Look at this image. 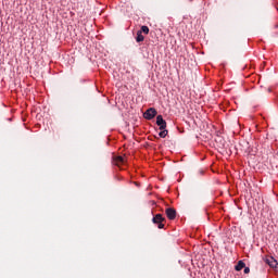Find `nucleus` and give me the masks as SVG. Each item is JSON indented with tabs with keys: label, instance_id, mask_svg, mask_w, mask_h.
Instances as JSON below:
<instances>
[{
	"label": "nucleus",
	"instance_id": "423d86ee",
	"mask_svg": "<svg viewBox=\"0 0 278 278\" xmlns=\"http://www.w3.org/2000/svg\"><path fill=\"white\" fill-rule=\"evenodd\" d=\"M266 263L268 264V266H270V268H277V266H278V262H276V260H274V257L266 260Z\"/></svg>",
	"mask_w": 278,
	"mask_h": 278
},
{
	"label": "nucleus",
	"instance_id": "0eeeda50",
	"mask_svg": "<svg viewBox=\"0 0 278 278\" xmlns=\"http://www.w3.org/2000/svg\"><path fill=\"white\" fill-rule=\"evenodd\" d=\"M114 162L116 165L125 164V157L118 155L117 157H114Z\"/></svg>",
	"mask_w": 278,
	"mask_h": 278
},
{
	"label": "nucleus",
	"instance_id": "6e6552de",
	"mask_svg": "<svg viewBox=\"0 0 278 278\" xmlns=\"http://www.w3.org/2000/svg\"><path fill=\"white\" fill-rule=\"evenodd\" d=\"M243 268H245V263L242 262V261L238 262L237 265H236L237 271H240Z\"/></svg>",
	"mask_w": 278,
	"mask_h": 278
},
{
	"label": "nucleus",
	"instance_id": "9b49d317",
	"mask_svg": "<svg viewBox=\"0 0 278 278\" xmlns=\"http://www.w3.org/2000/svg\"><path fill=\"white\" fill-rule=\"evenodd\" d=\"M250 270H251L250 267H245L244 265V274H249Z\"/></svg>",
	"mask_w": 278,
	"mask_h": 278
},
{
	"label": "nucleus",
	"instance_id": "f257e3e1",
	"mask_svg": "<svg viewBox=\"0 0 278 278\" xmlns=\"http://www.w3.org/2000/svg\"><path fill=\"white\" fill-rule=\"evenodd\" d=\"M152 220L157 225L159 229H164L166 218L165 216L161 215V213H159V215L153 216Z\"/></svg>",
	"mask_w": 278,
	"mask_h": 278
},
{
	"label": "nucleus",
	"instance_id": "f03ea898",
	"mask_svg": "<svg viewBox=\"0 0 278 278\" xmlns=\"http://www.w3.org/2000/svg\"><path fill=\"white\" fill-rule=\"evenodd\" d=\"M156 125H159L161 131L167 127V123L165 118H163L162 114H157L156 116Z\"/></svg>",
	"mask_w": 278,
	"mask_h": 278
},
{
	"label": "nucleus",
	"instance_id": "9d476101",
	"mask_svg": "<svg viewBox=\"0 0 278 278\" xmlns=\"http://www.w3.org/2000/svg\"><path fill=\"white\" fill-rule=\"evenodd\" d=\"M141 31H142V34L148 35V34H149V31H150V29H149L148 25H142V26H141Z\"/></svg>",
	"mask_w": 278,
	"mask_h": 278
},
{
	"label": "nucleus",
	"instance_id": "7ed1b4c3",
	"mask_svg": "<svg viewBox=\"0 0 278 278\" xmlns=\"http://www.w3.org/2000/svg\"><path fill=\"white\" fill-rule=\"evenodd\" d=\"M156 114H157V110H155V109H148L143 113V116H144V118L151 119V118H154V116H156Z\"/></svg>",
	"mask_w": 278,
	"mask_h": 278
},
{
	"label": "nucleus",
	"instance_id": "1a4fd4ad",
	"mask_svg": "<svg viewBox=\"0 0 278 278\" xmlns=\"http://www.w3.org/2000/svg\"><path fill=\"white\" fill-rule=\"evenodd\" d=\"M168 134V129H166V127L164 129H162L159 134L160 138H166Z\"/></svg>",
	"mask_w": 278,
	"mask_h": 278
},
{
	"label": "nucleus",
	"instance_id": "20e7f679",
	"mask_svg": "<svg viewBox=\"0 0 278 278\" xmlns=\"http://www.w3.org/2000/svg\"><path fill=\"white\" fill-rule=\"evenodd\" d=\"M165 213L167 218H169L170 220H174V218H176L177 216V211H175V208H166Z\"/></svg>",
	"mask_w": 278,
	"mask_h": 278
},
{
	"label": "nucleus",
	"instance_id": "39448f33",
	"mask_svg": "<svg viewBox=\"0 0 278 278\" xmlns=\"http://www.w3.org/2000/svg\"><path fill=\"white\" fill-rule=\"evenodd\" d=\"M136 41L137 42H143L144 41V36H143L142 27H141V29H139L137 31Z\"/></svg>",
	"mask_w": 278,
	"mask_h": 278
}]
</instances>
